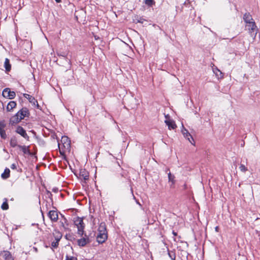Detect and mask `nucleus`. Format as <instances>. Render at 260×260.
Instances as JSON below:
<instances>
[{
  "label": "nucleus",
  "mask_w": 260,
  "mask_h": 260,
  "mask_svg": "<svg viewBox=\"0 0 260 260\" xmlns=\"http://www.w3.org/2000/svg\"><path fill=\"white\" fill-rule=\"evenodd\" d=\"M2 95L5 98L13 99L15 98L16 94L14 91H11L9 88H7L3 91Z\"/></svg>",
  "instance_id": "39448f33"
},
{
  "label": "nucleus",
  "mask_w": 260,
  "mask_h": 260,
  "mask_svg": "<svg viewBox=\"0 0 260 260\" xmlns=\"http://www.w3.org/2000/svg\"><path fill=\"white\" fill-rule=\"evenodd\" d=\"M144 3L149 7H152L155 5V2L154 0H144Z\"/></svg>",
  "instance_id": "4be33fe9"
},
{
  "label": "nucleus",
  "mask_w": 260,
  "mask_h": 260,
  "mask_svg": "<svg viewBox=\"0 0 260 260\" xmlns=\"http://www.w3.org/2000/svg\"><path fill=\"white\" fill-rule=\"evenodd\" d=\"M107 234L99 233L96 237V240L99 243L102 244L106 241V240L107 239Z\"/></svg>",
  "instance_id": "0eeeda50"
},
{
  "label": "nucleus",
  "mask_w": 260,
  "mask_h": 260,
  "mask_svg": "<svg viewBox=\"0 0 260 260\" xmlns=\"http://www.w3.org/2000/svg\"><path fill=\"white\" fill-rule=\"evenodd\" d=\"M4 200L5 201L1 206V208L4 210H6L9 209V205L8 204V200L5 198Z\"/></svg>",
  "instance_id": "412c9836"
},
{
  "label": "nucleus",
  "mask_w": 260,
  "mask_h": 260,
  "mask_svg": "<svg viewBox=\"0 0 260 260\" xmlns=\"http://www.w3.org/2000/svg\"><path fill=\"white\" fill-rule=\"evenodd\" d=\"M48 216L53 221H56L58 218V213L54 210L50 211L48 213Z\"/></svg>",
  "instance_id": "1a4fd4ad"
},
{
  "label": "nucleus",
  "mask_w": 260,
  "mask_h": 260,
  "mask_svg": "<svg viewBox=\"0 0 260 260\" xmlns=\"http://www.w3.org/2000/svg\"><path fill=\"white\" fill-rule=\"evenodd\" d=\"M6 126V124L4 122L1 121L0 122V135L2 138L5 139L6 138V134L5 131V127Z\"/></svg>",
  "instance_id": "ddd939ff"
},
{
  "label": "nucleus",
  "mask_w": 260,
  "mask_h": 260,
  "mask_svg": "<svg viewBox=\"0 0 260 260\" xmlns=\"http://www.w3.org/2000/svg\"><path fill=\"white\" fill-rule=\"evenodd\" d=\"M246 27H247L249 34L254 40L257 31V28L255 22H252L249 24H246Z\"/></svg>",
  "instance_id": "7ed1b4c3"
},
{
  "label": "nucleus",
  "mask_w": 260,
  "mask_h": 260,
  "mask_svg": "<svg viewBox=\"0 0 260 260\" xmlns=\"http://www.w3.org/2000/svg\"><path fill=\"white\" fill-rule=\"evenodd\" d=\"M1 254L5 260H14L12 254L8 251H4Z\"/></svg>",
  "instance_id": "9b49d317"
},
{
  "label": "nucleus",
  "mask_w": 260,
  "mask_h": 260,
  "mask_svg": "<svg viewBox=\"0 0 260 260\" xmlns=\"http://www.w3.org/2000/svg\"><path fill=\"white\" fill-rule=\"evenodd\" d=\"M28 115L29 112L27 109L22 108L21 110L18 111L15 115L11 118L10 121L12 123H18L22 119H23L25 117L28 116Z\"/></svg>",
  "instance_id": "f257e3e1"
},
{
  "label": "nucleus",
  "mask_w": 260,
  "mask_h": 260,
  "mask_svg": "<svg viewBox=\"0 0 260 260\" xmlns=\"http://www.w3.org/2000/svg\"><path fill=\"white\" fill-rule=\"evenodd\" d=\"M55 2L57 3H60L61 2V0H55Z\"/></svg>",
  "instance_id": "72a5a7b5"
},
{
  "label": "nucleus",
  "mask_w": 260,
  "mask_h": 260,
  "mask_svg": "<svg viewBox=\"0 0 260 260\" xmlns=\"http://www.w3.org/2000/svg\"><path fill=\"white\" fill-rule=\"evenodd\" d=\"M169 181L172 183L171 186L174 185L175 182V176L172 175L170 172L168 173Z\"/></svg>",
  "instance_id": "aec40b11"
},
{
  "label": "nucleus",
  "mask_w": 260,
  "mask_h": 260,
  "mask_svg": "<svg viewBox=\"0 0 260 260\" xmlns=\"http://www.w3.org/2000/svg\"><path fill=\"white\" fill-rule=\"evenodd\" d=\"M182 133L184 135V136L188 139V140L192 144L191 140H193V138L192 136L190 135V134L188 132V131L186 129H184L182 131Z\"/></svg>",
  "instance_id": "a211bd4d"
},
{
  "label": "nucleus",
  "mask_w": 260,
  "mask_h": 260,
  "mask_svg": "<svg viewBox=\"0 0 260 260\" xmlns=\"http://www.w3.org/2000/svg\"><path fill=\"white\" fill-rule=\"evenodd\" d=\"M16 106V102L14 101H11L8 103V104L7 106V110L8 111H11L14 108H15Z\"/></svg>",
  "instance_id": "f3484780"
},
{
  "label": "nucleus",
  "mask_w": 260,
  "mask_h": 260,
  "mask_svg": "<svg viewBox=\"0 0 260 260\" xmlns=\"http://www.w3.org/2000/svg\"><path fill=\"white\" fill-rule=\"evenodd\" d=\"M74 223L78 229V234L82 236L84 234V224L83 221V218L77 217L74 219Z\"/></svg>",
  "instance_id": "f03ea898"
},
{
  "label": "nucleus",
  "mask_w": 260,
  "mask_h": 260,
  "mask_svg": "<svg viewBox=\"0 0 260 260\" xmlns=\"http://www.w3.org/2000/svg\"><path fill=\"white\" fill-rule=\"evenodd\" d=\"M16 132L20 134L21 136H22L24 138H28L25 131L21 126H18L17 128Z\"/></svg>",
  "instance_id": "4468645a"
},
{
  "label": "nucleus",
  "mask_w": 260,
  "mask_h": 260,
  "mask_svg": "<svg viewBox=\"0 0 260 260\" xmlns=\"http://www.w3.org/2000/svg\"><path fill=\"white\" fill-rule=\"evenodd\" d=\"M10 171L8 168L5 169L4 173L2 174V178L4 179L8 178L10 176Z\"/></svg>",
  "instance_id": "6ab92c4d"
},
{
  "label": "nucleus",
  "mask_w": 260,
  "mask_h": 260,
  "mask_svg": "<svg viewBox=\"0 0 260 260\" xmlns=\"http://www.w3.org/2000/svg\"><path fill=\"white\" fill-rule=\"evenodd\" d=\"M215 231L216 232H219V227L218 226H216L215 228Z\"/></svg>",
  "instance_id": "7c9ffc66"
},
{
  "label": "nucleus",
  "mask_w": 260,
  "mask_h": 260,
  "mask_svg": "<svg viewBox=\"0 0 260 260\" xmlns=\"http://www.w3.org/2000/svg\"><path fill=\"white\" fill-rule=\"evenodd\" d=\"M23 96L25 98L27 99L33 106H36L38 108H39V105L38 103V102L34 97L26 93L23 94Z\"/></svg>",
  "instance_id": "423d86ee"
},
{
  "label": "nucleus",
  "mask_w": 260,
  "mask_h": 260,
  "mask_svg": "<svg viewBox=\"0 0 260 260\" xmlns=\"http://www.w3.org/2000/svg\"><path fill=\"white\" fill-rule=\"evenodd\" d=\"M239 169L242 172H245L248 170L247 168L243 164H241L240 165Z\"/></svg>",
  "instance_id": "b1692460"
},
{
  "label": "nucleus",
  "mask_w": 260,
  "mask_h": 260,
  "mask_svg": "<svg viewBox=\"0 0 260 260\" xmlns=\"http://www.w3.org/2000/svg\"><path fill=\"white\" fill-rule=\"evenodd\" d=\"M58 242L57 241H53L51 243V246L53 248H56L58 246Z\"/></svg>",
  "instance_id": "a878e982"
},
{
  "label": "nucleus",
  "mask_w": 260,
  "mask_h": 260,
  "mask_svg": "<svg viewBox=\"0 0 260 260\" xmlns=\"http://www.w3.org/2000/svg\"><path fill=\"white\" fill-rule=\"evenodd\" d=\"M243 19L246 24H249L252 22H254L251 15L248 13H246L244 15Z\"/></svg>",
  "instance_id": "9d476101"
},
{
  "label": "nucleus",
  "mask_w": 260,
  "mask_h": 260,
  "mask_svg": "<svg viewBox=\"0 0 260 260\" xmlns=\"http://www.w3.org/2000/svg\"><path fill=\"white\" fill-rule=\"evenodd\" d=\"M61 143L65 150L69 151L71 147V141L67 136H62L61 139Z\"/></svg>",
  "instance_id": "20e7f679"
},
{
  "label": "nucleus",
  "mask_w": 260,
  "mask_h": 260,
  "mask_svg": "<svg viewBox=\"0 0 260 260\" xmlns=\"http://www.w3.org/2000/svg\"><path fill=\"white\" fill-rule=\"evenodd\" d=\"M11 168L13 170H15L17 169V165L16 164H13L11 166Z\"/></svg>",
  "instance_id": "c85d7f7f"
},
{
  "label": "nucleus",
  "mask_w": 260,
  "mask_h": 260,
  "mask_svg": "<svg viewBox=\"0 0 260 260\" xmlns=\"http://www.w3.org/2000/svg\"><path fill=\"white\" fill-rule=\"evenodd\" d=\"M66 260H77V258L74 256H66Z\"/></svg>",
  "instance_id": "bb28decb"
},
{
  "label": "nucleus",
  "mask_w": 260,
  "mask_h": 260,
  "mask_svg": "<svg viewBox=\"0 0 260 260\" xmlns=\"http://www.w3.org/2000/svg\"><path fill=\"white\" fill-rule=\"evenodd\" d=\"M61 237V236L60 235V234L59 233L58 234V235L55 238V241H57L58 242H59V241L60 240V238Z\"/></svg>",
  "instance_id": "cd10ccee"
},
{
  "label": "nucleus",
  "mask_w": 260,
  "mask_h": 260,
  "mask_svg": "<svg viewBox=\"0 0 260 260\" xmlns=\"http://www.w3.org/2000/svg\"><path fill=\"white\" fill-rule=\"evenodd\" d=\"M98 232L100 233L107 234L106 224L104 222H102L99 225Z\"/></svg>",
  "instance_id": "2eb2a0df"
},
{
  "label": "nucleus",
  "mask_w": 260,
  "mask_h": 260,
  "mask_svg": "<svg viewBox=\"0 0 260 260\" xmlns=\"http://www.w3.org/2000/svg\"><path fill=\"white\" fill-rule=\"evenodd\" d=\"M61 145V144H58V146H59V148H60V145Z\"/></svg>",
  "instance_id": "f704fd0d"
},
{
  "label": "nucleus",
  "mask_w": 260,
  "mask_h": 260,
  "mask_svg": "<svg viewBox=\"0 0 260 260\" xmlns=\"http://www.w3.org/2000/svg\"><path fill=\"white\" fill-rule=\"evenodd\" d=\"M88 242V238L86 235L82 238L78 240V243L80 246H84Z\"/></svg>",
  "instance_id": "f8f14e48"
},
{
  "label": "nucleus",
  "mask_w": 260,
  "mask_h": 260,
  "mask_svg": "<svg viewBox=\"0 0 260 260\" xmlns=\"http://www.w3.org/2000/svg\"><path fill=\"white\" fill-rule=\"evenodd\" d=\"M165 116L166 119H170V116L168 114L165 115Z\"/></svg>",
  "instance_id": "2f4dec72"
},
{
  "label": "nucleus",
  "mask_w": 260,
  "mask_h": 260,
  "mask_svg": "<svg viewBox=\"0 0 260 260\" xmlns=\"http://www.w3.org/2000/svg\"><path fill=\"white\" fill-rule=\"evenodd\" d=\"M165 122L166 124V125L168 126V128L170 130L174 129L177 127L175 123V121L171 119H166L165 120Z\"/></svg>",
  "instance_id": "6e6552de"
},
{
  "label": "nucleus",
  "mask_w": 260,
  "mask_h": 260,
  "mask_svg": "<svg viewBox=\"0 0 260 260\" xmlns=\"http://www.w3.org/2000/svg\"><path fill=\"white\" fill-rule=\"evenodd\" d=\"M213 72L217 76H218V73H219L220 75L222 74V73L217 68L214 69Z\"/></svg>",
  "instance_id": "393cba45"
},
{
  "label": "nucleus",
  "mask_w": 260,
  "mask_h": 260,
  "mask_svg": "<svg viewBox=\"0 0 260 260\" xmlns=\"http://www.w3.org/2000/svg\"><path fill=\"white\" fill-rule=\"evenodd\" d=\"M57 55H59V56H63V57H66V54L64 53H57Z\"/></svg>",
  "instance_id": "c756f323"
},
{
  "label": "nucleus",
  "mask_w": 260,
  "mask_h": 260,
  "mask_svg": "<svg viewBox=\"0 0 260 260\" xmlns=\"http://www.w3.org/2000/svg\"><path fill=\"white\" fill-rule=\"evenodd\" d=\"M5 67L6 68V70L7 71H9L11 69V65L9 62V60L8 58H6L5 61Z\"/></svg>",
  "instance_id": "5701e85b"
},
{
  "label": "nucleus",
  "mask_w": 260,
  "mask_h": 260,
  "mask_svg": "<svg viewBox=\"0 0 260 260\" xmlns=\"http://www.w3.org/2000/svg\"><path fill=\"white\" fill-rule=\"evenodd\" d=\"M137 203H138L140 206H141L140 203H139V202H137Z\"/></svg>",
  "instance_id": "c9c22d12"
},
{
  "label": "nucleus",
  "mask_w": 260,
  "mask_h": 260,
  "mask_svg": "<svg viewBox=\"0 0 260 260\" xmlns=\"http://www.w3.org/2000/svg\"><path fill=\"white\" fill-rule=\"evenodd\" d=\"M173 234L174 235V236H177V233H176L174 231H173Z\"/></svg>",
  "instance_id": "473e14b6"
},
{
  "label": "nucleus",
  "mask_w": 260,
  "mask_h": 260,
  "mask_svg": "<svg viewBox=\"0 0 260 260\" xmlns=\"http://www.w3.org/2000/svg\"><path fill=\"white\" fill-rule=\"evenodd\" d=\"M80 176L84 180H86L88 179V173L85 170H81L80 171Z\"/></svg>",
  "instance_id": "dca6fc26"
}]
</instances>
